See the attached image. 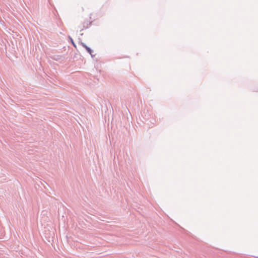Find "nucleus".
Here are the masks:
<instances>
[{"instance_id":"obj_1","label":"nucleus","mask_w":258,"mask_h":258,"mask_svg":"<svg viewBox=\"0 0 258 258\" xmlns=\"http://www.w3.org/2000/svg\"><path fill=\"white\" fill-rule=\"evenodd\" d=\"M81 45L86 49L87 51L93 57V55L92 54L93 51L89 47H88L84 43L81 42Z\"/></svg>"},{"instance_id":"obj_2","label":"nucleus","mask_w":258,"mask_h":258,"mask_svg":"<svg viewBox=\"0 0 258 258\" xmlns=\"http://www.w3.org/2000/svg\"><path fill=\"white\" fill-rule=\"evenodd\" d=\"M61 57V55H53V56L52 57V59H54V60H59Z\"/></svg>"},{"instance_id":"obj_3","label":"nucleus","mask_w":258,"mask_h":258,"mask_svg":"<svg viewBox=\"0 0 258 258\" xmlns=\"http://www.w3.org/2000/svg\"><path fill=\"white\" fill-rule=\"evenodd\" d=\"M88 25V22H84L83 24V28L81 29V31L83 30L84 29L87 28Z\"/></svg>"},{"instance_id":"obj_4","label":"nucleus","mask_w":258,"mask_h":258,"mask_svg":"<svg viewBox=\"0 0 258 258\" xmlns=\"http://www.w3.org/2000/svg\"><path fill=\"white\" fill-rule=\"evenodd\" d=\"M71 42H72V44L73 45V46L75 47H76V45L75 44V43H74V42L73 41V39L71 38Z\"/></svg>"},{"instance_id":"obj_5","label":"nucleus","mask_w":258,"mask_h":258,"mask_svg":"<svg viewBox=\"0 0 258 258\" xmlns=\"http://www.w3.org/2000/svg\"><path fill=\"white\" fill-rule=\"evenodd\" d=\"M64 220H65L64 217L63 216H62V218H61V220L62 221H64Z\"/></svg>"}]
</instances>
